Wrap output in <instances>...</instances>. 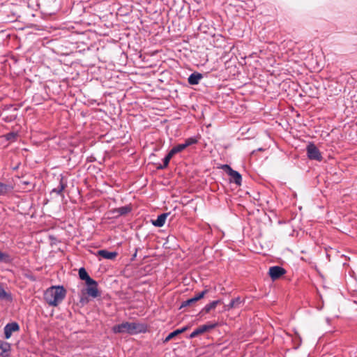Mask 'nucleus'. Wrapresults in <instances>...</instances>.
Segmentation results:
<instances>
[{
	"mask_svg": "<svg viewBox=\"0 0 357 357\" xmlns=\"http://www.w3.org/2000/svg\"><path fill=\"white\" fill-rule=\"evenodd\" d=\"M174 155V154L173 153H172V151L170 150L169 152L167 154V155L164 158V159H163V164L162 165H160L158 167V169H163L166 168L168 166L170 160L172 159V158Z\"/></svg>",
	"mask_w": 357,
	"mask_h": 357,
	"instance_id": "nucleus-16",
	"label": "nucleus"
},
{
	"mask_svg": "<svg viewBox=\"0 0 357 357\" xmlns=\"http://www.w3.org/2000/svg\"><path fill=\"white\" fill-rule=\"evenodd\" d=\"M20 330L19 324L17 322H11L7 324L4 327V335L6 339H9L13 332Z\"/></svg>",
	"mask_w": 357,
	"mask_h": 357,
	"instance_id": "nucleus-6",
	"label": "nucleus"
},
{
	"mask_svg": "<svg viewBox=\"0 0 357 357\" xmlns=\"http://www.w3.org/2000/svg\"><path fill=\"white\" fill-rule=\"evenodd\" d=\"M198 142V139L195 137H189L185 140L183 143L185 146L187 148L191 145L195 144Z\"/></svg>",
	"mask_w": 357,
	"mask_h": 357,
	"instance_id": "nucleus-21",
	"label": "nucleus"
},
{
	"mask_svg": "<svg viewBox=\"0 0 357 357\" xmlns=\"http://www.w3.org/2000/svg\"><path fill=\"white\" fill-rule=\"evenodd\" d=\"M117 255V252H109L107 250H100L97 252V256H100L106 259H114Z\"/></svg>",
	"mask_w": 357,
	"mask_h": 357,
	"instance_id": "nucleus-9",
	"label": "nucleus"
},
{
	"mask_svg": "<svg viewBox=\"0 0 357 357\" xmlns=\"http://www.w3.org/2000/svg\"><path fill=\"white\" fill-rule=\"evenodd\" d=\"M286 273V271L281 266H274L269 268L268 274L272 280L278 279Z\"/></svg>",
	"mask_w": 357,
	"mask_h": 357,
	"instance_id": "nucleus-5",
	"label": "nucleus"
},
{
	"mask_svg": "<svg viewBox=\"0 0 357 357\" xmlns=\"http://www.w3.org/2000/svg\"><path fill=\"white\" fill-rule=\"evenodd\" d=\"M10 189L8 185L0 182V195H6Z\"/></svg>",
	"mask_w": 357,
	"mask_h": 357,
	"instance_id": "nucleus-23",
	"label": "nucleus"
},
{
	"mask_svg": "<svg viewBox=\"0 0 357 357\" xmlns=\"http://www.w3.org/2000/svg\"><path fill=\"white\" fill-rule=\"evenodd\" d=\"M185 149H186V147L185 146L184 144H179L175 146H174L171 151H172V153H173L174 155L179 153V152H181L182 151H183Z\"/></svg>",
	"mask_w": 357,
	"mask_h": 357,
	"instance_id": "nucleus-22",
	"label": "nucleus"
},
{
	"mask_svg": "<svg viewBox=\"0 0 357 357\" xmlns=\"http://www.w3.org/2000/svg\"><path fill=\"white\" fill-rule=\"evenodd\" d=\"M306 151L309 159L317 161L322 160L321 153L314 144L309 143L306 147Z\"/></svg>",
	"mask_w": 357,
	"mask_h": 357,
	"instance_id": "nucleus-3",
	"label": "nucleus"
},
{
	"mask_svg": "<svg viewBox=\"0 0 357 357\" xmlns=\"http://www.w3.org/2000/svg\"><path fill=\"white\" fill-rule=\"evenodd\" d=\"M202 78V75L199 73H192L188 79V83L191 85L198 84L201 79Z\"/></svg>",
	"mask_w": 357,
	"mask_h": 357,
	"instance_id": "nucleus-15",
	"label": "nucleus"
},
{
	"mask_svg": "<svg viewBox=\"0 0 357 357\" xmlns=\"http://www.w3.org/2000/svg\"><path fill=\"white\" fill-rule=\"evenodd\" d=\"M67 187V181L64 180L63 176H61L59 179V184L56 188L52 189V192H55L61 196L63 195V191Z\"/></svg>",
	"mask_w": 357,
	"mask_h": 357,
	"instance_id": "nucleus-11",
	"label": "nucleus"
},
{
	"mask_svg": "<svg viewBox=\"0 0 357 357\" xmlns=\"http://www.w3.org/2000/svg\"><path fill=\"white\" fill-rule=\"evenodd\" d=\"M221 300H216L211 302L205 305V307L200 311L199 314L202 316L208 313L211 310H214L218 304H220Z\"/></svg>",
	"mask_w": 357,
	"mask_h": 357,
	"instance_id": "nucleus-10",
	"label": "nucleus"
},
{
	"mask_svg": "<svg viewBox=\"0 0 357 357\" xmlns=\"http://www.w3.org/2000/svg\"><path fill=\"white\" fill-rule=\"evenodd\" d=\"M114 333H128L130 335H136L138 333H146L147 326L139 322L125 321L120 324L115 325L112 328Z\"/></svg>",
	"mask_w": 357,
	"mask_h": 357,
	"instance_id": "nucleus-2",
	"label": "nucleus"
},
{
	"mask_svg": "<svg viewBox=\"0 0 357 357\" xmlns=\"http://www.w3.org/2000/svg\"><path fill=\"white\" fill-rule=\"evenodd\" d=\"M0 349L1 350L0 356L1 357H8L9 355L8 352L10 350V344L8 342L0 341Z\"/></svg>",
	"mask_w": 357,
	"mask_h": 357,
	"instance_id": "nucleus-14",
	"label": "nucleus"
},
{
	"mask_svg": "<svg viewBox=\"0 0 357 357\" xmlns=\"http://www.w3.org/2000/svg\"><path fill=\"white\" fill-rule=\"evenodd\" d=\"M196 301H195V299L192 298H190V299H188L185 301H183L181 305V307H186V306H189L190 305H192V303H195Z\"/></svg>",
	"mask_w": 357,
	"mask_h": 357,
	"instance_id": "nucleus-26",
	"label": "nucleus"
},
{
	"mask_svg": "<svg viewBox=\"0 0 357 357\" xmlns=\"http://www.w3.org/2000/svg\"><path fill=\"white\" fill-rule=\"evenodd\" d=\"M131 211V207L129 206H124L119 207L116 209V211L119 213L120 215H126L128 213H130Z\"/></svg>",
	"mask_w": 357,
	"mask_h": 357,
	"instance_id": "nucleus-20",
	"label": "nucleus"
},
{
	"mask_svg": "<svg viewBox=\"0 0 357 357\" xmlns=\"http://www.w3.org/2000/svg\"><path fill=\"white\" fill-rule=\"evenodd\" d=\"M189 326H185L181 328H179V329H177L172 333H170L166 337L165 339L164 340V342L166 343L167 342H169V340H171L172 338H174V337H176V335L186 331L187 330L189 329Z\"/></svg>",
	"mask_w": 357,
	"mask_h": 357,
	"instance_id": "nucleus-13",
	"label": "nucleus"
},
{
	"mask_svg": "<svg viewBox=\"0 0 357 357\" xmlns=\"http://www.w3.org/2000/svg\"><path fill=\"white\" fill-rule=\"evenodd\" d=\"M208 290L207 289H205L199 293H198L197 294H196L195 296H193V298L195 299V301H198L199 300H200L201 298H204V296H205V294L207 293Z\"/></svg>",
	"mask_w": 357,
	"mask_h": 357,
	"instance_id": "nucleus-25",
	"label": "nucleus"
},
{
	"mask_svg": "<svg viewBox=\"0 0 357 357\" xmlns=\"http://www.w3.org/2000/svg\"><path fill=\"white\" fill-rule=\"evenodd\" d=\"M17 133L15 132H10L1 137V139H5L6 141L11 142H15L17 137Z\"/></svg>",
	"mask_w": 357,
	"mask_h": 357,
	"instance_id": "nucleus-17",
	"label": "nucleus"
},
{
	"mask_svg": "<svg viewBox=\"0 0 357 357\" xmlns=\"http://www.w3.org/2000/svg\"><path fill=\"white\" fill-rule=\"evenodd\" d=\"M242 301L240 297H236L234 299H232L229 304L228 305V308H236L239 307L240 304L241 303Z\"/></svg>",
	"mask_w": 357,
	"mask_h": 357,
	"instance_id": "nucleus-19",
	"label": "nucleus"
},
{
	"mask_svg": "<svg viewBox=\"0 0 357 357\" xmlns=\"http://www.w3.org/2000/svg\"><path fill=\"white\" fill-rule=\"evenodd\" d=\"M9 260L8 255L0 251V261L8 262Z\"/></svg>",
	"mask_w": 357,
	"mask_h": 357,
	"instance_id": "nucleus-27",
	"label": "nucleus"
},
{
	"mask_svg": "<svg viewBox=\"0 0 357 357\" xmlns=\"http://www.w3.org/2000/svg\"><path fill=\"white\" fill-rule=\"evenodd\" d=\"M218 326V323L217 322H208L204 325H203L204 328H205V332H207L210 330H212Z\"/></svg>",
	"mask_w": 357,
	"mask_h": 357,
	"instance_id": "nucleus-24",
	"label": "nucleus"
},
{
	"mask_svg": "<svg viewBox=\"0 0 357 357\" xmlns=\"http://www.w3.org/2000/svg\"><path fill=\"white\" fill-rule=\"evenodd\" d=\"M87 287L86 289V293L88 296L92 298H97L100 296V294L98 288V282L96 281V283L86 284Z\"/></svg>",
	"mask_w": 357,
	"mask_h": 357,
	"instance_id": "nucleus-7",
	"label": "nucleus"
},
{
	"mask_svg": "<svg viewBox=\"0 0 357 357\" xmlns=\"http://www.w3.org/2000/svg\"><path fill=\"white\" fill-rule=\"evenodd\" d=\"M79 277L82 280H84L86 284L96 283V280L92 279L83 267L79 269Z\"/></svg>",
	"mask_w": 357,
	"mask_h": 357,
	"instance_id": "nucleus-8",
	"label": "nucleus"
},
{
	"mask_svg": "<svg viewBox=\"0 0 357 357\" xmlns=\"http://www.w3.org/2000/svg\"><path fill=\"white\" fill-rule=\"evenodd\" d=\"M205 333V328H204L203 325L202 326H200L199 327H198L197 328H196L192 333H190V335H189V337L192 339V338H195V337L201 335V334H203Z\"/></svg>",
	"mask_w": 357,
	"mask_h": 357,
	"instance_id": "nucleus-18",
	"label": "nucleus"
},
{
	"mask_svg": "<svg viewBox=\"0 0 357 357\" xmlns=\"http://www.w3.org/2000/svg\"><path fill=\"white\" fill-rule=\"evenodd\" d=\"M222 169L225 170L233 178V181L236 185H240L241 184L242 177L237 171L231 169V167L228 165H223L222 166Z\"/></svg>",
	"mask_w": 357,
	"mask_h": 357,
	"instance_id": "nucleus-4",
	"label": "nucleus"
},
{
	"mask_svg": "<svg viewBox=\"0 0 357 357\" xmlns=\"http://www.w3.org/2000/svg\"><path fill=\"white\" fill-rule=\"evenodd\" d=\"M168 215H169V213H164L159 215L156 220H152V224L154 226L158 227H162L165 225V220Z\"/></svg>",
	"mask_w": 357,
	"mask_h": 357,
	"instance_id": "nucleus-12",
	"label": "nucleus"
},
{
	"mask_svg": "<svg viewBox=\"0 0 357 357\" xmlns=\"http://www.w3.org/2000/svg\"><path fill=\"white\" fill-rule=\"evenodd\" d=\"M66 290L63 286H52L44 294V299L50 306H58L65 298Z\"/></svg>",
	"mask_w": 357,
	"mask_h": 357,
	"instance_id": "nucleus-1",
	"label": "nucleus"
}]
</instances>
